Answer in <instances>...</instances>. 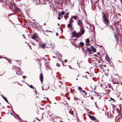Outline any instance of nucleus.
Masks as SVG:
<instances>
[{"instance_id": "ea45409f", "label": "nucleus", "mask_w": 122, "mask_h": 122, "mask_svg": "<svg viewBox=\"0 0 122 122\" xmlns=\"http://www.w3.org/2000/svg\"><path fill=\"white\" fill-rule=\"evenodd\" d=\"M110 99L113 101H115V100L112 97H110Z\"/></svg>"}, {"instance_id": "20e7f679", "label": "nucleus", "mask_w": 122, "mask_h": 122, "mask_svg": "<svg viewBox=\"0 0 122 122\" xmlns=\"http://www.w3.org/2000/svg\"><path fill=\"white\" fill-rule=\"evenodd\" d=\"M114 37L115 39L116 40V42L117 43H118L119 41V36L117 35L116 33H115L114 35Z\"/></svg>"}, {"instance_id": "603ef678", "label": "nucleus", "mask_w": 122, "mask_h": 122, "mask_svg": "<svg viewBox=\"0 0 122 122\" xmlns=\"http://www.w3.org/2000/svg\"><path fill=\"white\" fill-rule=\"evenodd\" d=\"M23 78H25L26 77V76H23Z\"/></svg>"}, {"instance_id": "7ed1b4c3", "label": "nucleus", "mask_w": 122, "mask_h": 122, "mask_svg": "<svg viewBox=\"0 0 122 122\" xmlns=\"http://www.w3.org/2000/svg\"><path fill=\"white\" fill-rule=\"evenodd\" d=\"M77 24L78 25H80L81 27V28H83L84 27V26L82 22L81 21V20L79 19L77 21Z\"/></svg>"}, {"instance_id": "79ce46f5", "label": "nucleus", "mask_w": 122, "mask_h": 122, "mask_svg": "<svg viewBox=\"0 0 122 122\" xmlns=\"http://www.w3.org/2000/svg\"><path fill=\"white\" fill-rule=\"evenodd\" d=\"M68 15H69L67 13L65 14V16H67Z\"/></svg>"}, {"instance_id": "2eb2a0df", "label": "nucleus", "mask_w": 122, "mask_h": 122, "mask_svg": "<svg viewBox=\"0 0 122 122\" xmlns=\"http://www.w3.org/2000/svg\"><path fill=\"white\" fill-rule=\"evenodd\" d=\"M99 93H97V92L96 93V96H99L100 97L99 98V99H100L101 97V96L100 95H99ZM94 96H96V95H94Z\"/></svg>"}, {"instance_id": "aec40b11", "label": "nucleus", "mask_w": 122, "mask_h": 122, "mask_svg": "<svg viewBox=\"0 0 122 122\" xmlns=\"http://www.w3.org/2000/svg\"><path fill=\"white\" fill-rule=\"evenodd\" d=\"M86 43H87L89 44V40L88 39H87L86 40Z\"/></svg>"}, {"instance_id": "9b49d317", "label": "nucleus", "mask_w": 122, "mask_h": 122, "mask_svg": "<svg viewBox=\"0 0 122 122\" xmlns=\"http://www.w3.org/2000/svg\"><path fill=\"white\" fill-rule=\"evenodd\" d=\"M31 88H32L33 89V91L34 92V91H35V93L36 94L37 92L36 91V90L35 88V87L34 88L33 86L31 85Z\"/></svg>"}, {"instance_id": "c756f323", "label": "nucleus", "mask_w": 122, "mask_h": 122, "mask_svg": "<svg viewBox=\"0 0 122 122\" xmlns=\"http://www.w3.org/2000/svg\"><path fill=\"white\" fill-rule=\"evenodd\" d=\"M106 15L105 13L103 14H102V17L105 16Z\"/></svg>"}, {"instance_id": "8fccbe9b", "label": "nucleus", "mask_w": 122, "mask_h": 122, "mask_svg": "<svg viewBox=\"0 0 122 122\" xmlns=\"http://www.w3.org/2000/svg\"><path fill=\"white\" fill-rule=\"evenodd\" d=\"M57 19H59V20H60L61 19V18H60V17H58L57 18Z\"/></svg>"}, {"instance_id": "f257e3e1", "label": "nucleus", "mask_w": 122, "mask_h": 122, "mask_svg": "<svg viewBox=\"0 0 122 122\" xmlns=\"http://www.w3.org/2000/svg\"><path fill=\"white\" fill-rule=\"evenodd\" d=\"M72 36H71V37H75L76 38H80L81 35L80 33V32H79L77 33H76V32L75 31H74L72 33Z\"/></svg>"}, {"instance_id": "bf43d9fd", "label": "nucleus", "mask_w": 122, "mask_h": 122, "mask_svg": "<svg viewBox=\"0 0 122 122\" xmlns=\"http://www.w3.org/2000/svg\"><path fill=\"white\" fill-rule=\"evenodd\" d=\"M85 77L87 79H88V78L87 77V76L86 75L85 76Z\"/></svg>"}, {"instance_id": "5701e85b", "label": "nucleus", "mask_w": 122, "mask_h": 122, "mask_svg": "<svg viewBox=\"0 0 122 122\" xmlns=\"http://www.w3.org/2000/svg\"><path fill=\"white\" fill-rule=\"evenodd\" d=\"M65 14L64 12L63 11H62L61 12V15H64Z\"/></svg>"}, {"instance_id": "f704fd0d", "label": "nucleus", "mask_w": 122, "mask_h": 122, "mask_svg": "<svg viewBox=\"0 0 122 122\" xmlns=\"http://www.w3.org/2000/svg\"><path fill=\"white\" fill-rule=\"evenodd\" d=\"M7 60L9 62H10V63L11 60L10 59H7Z\"/></svg>"}, {"instance_id": "2f4dec72", "label": "nucleus", "mask_w": 122, "mask_h": 122, "mask_svg": "<svg viewBox=\"0 0 122 122\" xmlns=\"http://www.w3.org/2000/svg\"><path fill=\"white\" fill-rule=\"evenodd\" d=\"M57 53H58L59 54V55L61 56V57H60V58L62 57V56L61 54L59 52H58Z\"/></svg>"}, {"instance_id": "f03ea898", "label": "nucleus", "mask_w": 122, "mask_h": 122, "mask_svg": "<svg viewBox=\"0 0 122 122\" xmlns=\"http://www.w3.org/2000/svg\"><path fill=\"white\" fill-rule=\"evenodd\" d=\"M103 20H104V22L106 25H108L109 23L108 21V19L107 16V15L102 17Z\"/></svg>"}, {"instance_id": "6e6552de", "label": "nucleus", "mask_w": 122, "mask_h": 122, "mask_svg": "<svg viewBox=\"0 0 122 122\" xmlns=\"http://www.w3.org/2000/svg\"><path fill=\"white\" fill-rule=\"evenodd\" d=\"M39 78L41 82H42L43 81V74L42 73H41L40 74V75Z\"/></svg>"}, {"instance_id": "5fc2aeb1", "label": "nucleus", "mask_w": 122, "mask_h": 122, "mask_svg": "<svg viewBox=\"0 0 122 122\" xmlns=\"http://www.w3.org/2000/svg\"><path fill=\"white\" fill-rule=\"evenodd\" d=\"M3 57L1 56H0V59L2 58Z\"/></svg>"}, {"instance_id": "a878e982", "label": "nucleus", "mask_w": 122, "mask_h": 122, "mask_svg": "<svg viewBox=\"0 0 122 122\" xmlns=\"http://www.w3.org/2000/svg\"><path fill=\"white\" fill-rule=\"evenodd\" d=\"M56 65L57 66L59 67L60 66V65L59 63H57L56 64Z\"/></svg>"}, {"instance_id": "4468645a", "label": "nucleus", "mask_w": 122, "mask_h": 122, "mask_svg": "<svg viewBox=\"0 0 122 122\" xmlns=\"http://www.w3.org/2000/svg\"><path fill=\"white\" fill-rule=\"evenodd\" d=\"M105 59L106 60H109L110 59V58H109V57L108 56L107 54H106V57H105Z\"/></svg>"}, {"instance_id": "412c9836", "label": "nucleus", "mask_w": 122, "mask_h": 122, "mask_svg": "<svg viewBox=\"0 0 122 122\" xmlns=\"http://www.w3.org/2000/svg\"><path fill=\"white\" fill-rule=\"evenodd\" d=\"M3 98L4 99V100L7 102L8 103V101H7V98L3 96Z\"/></svg>"}, {"instance_id": "4be33fe9", "label": "nucleus", "mask_w": 122, "mask_h": 122, "mask_svg": "<svg viewBox=\"0 0 122 122\" xmlns=\"http://www.w3.org/2000/svg\"><path fill=\"white\" fill-rule=\"evenodd\" d=\"M58 15L60 17H61L62 18H63V16L61 15L60 14V13L59 12H58Z\"/></svg>"}, {"instance_id": "e433bc0d", "label": "nucleus", "mask_w": 122, "mask_h": 122, "mask_svg": "<svg viewBox=\"0 0 122 122\" xmlns=\"http://www.w3.org/2000/svg\"><path fill=\"white\" fill-rule=\"evenodd\" d=\"M67 60L66 59L64 60V61H61L62 62H67Z\"/></svg>"}, {"instance_id": "a18cd8bd", "label": "nucleus", "mask_w": 122, "mask_h": 122, "mask_svg": "<svg viewBox=\"0 0 122 122\" xmlns=\"http://www.w3.org/2000/svg\"><path fill=\"white\" fill-rule=\"evenodd\" d=\"M95 57H97V56L96 55H93Z\"/></svg>"}, {"instance_id": "9d476101", "label": "nucleus", "mask_w": 122, "mask_h": 122, "mask_svg": "<svg viewBox=\"0 0 122 122\" xmlns=\"http://www.w3.org/2000/svg\"><path fill=\"white\" fill-rule=\"evenodd\" d=\"M32 38L33 39H35L37 38V36L34 33L33 36H32Z\"/></svg>"}, {"instance_id": "09e8293b", "label": "nucleus", "mask_w": 122, "mask_h": 122, "mask_svg": "<svg viewBox=\"0 0 122 122\" xmlns=\"http://www.w3.org/2000/svg\"><path fill=\"white\" fill-rule=\"evenodd\" d=\"M96 53H97V55H99L100 54V53L99 52H97Z\"/></svg>"}, {"instance_id": "338daca9", "label": "nucleus", "mask_w": 122, "mask_h": 122, "mask_svg": "<svg viewBox=\"0 0 122 122\" xmlns=\"http://www.w3.org/2000/svg\"><path fill=\"white\" fill-rule=\"evenodd\" d=\"M94 92L95 94H96L97 92H96L95 91H94Z\"/></svg>"}, {"instance_id": "3c124183", "label": "nucleus", "mask_w": 122, "mask_h": 122, "mask_svg": "<svg viewBox=\"0 0 122 122\" xmlns=\"http://www.w3.org/2000/svg\"><path fill=\"white\" fill-rule=\"evenodd\" d=\"M40 109H42V110H44V109L43 108H40Z\"/></svg>"}, {"instance_id": "37998d69", "label": "nucleus", "mask_w": 122, "mask_h": 122, "mask_svg": "<svg viewBox=\"0 0 122 122\" xmlns=\"http://www.w3.org/2000/svg\"><path fill=\"white\" fill-rule=\"evenodd\" d=\"M69 67L70 69H72V68H71V65H69Z\"/></svg>"}, {"instance_id": "cd10ccee", "label": "nucleus", "mask_w": 122, "mask_h": 122, "mask_svg": "<svg viewBox=\"0 0 122 122\" xmlns=\"http://www.w3.org/2000/svg\"><path fill=\"white\" fill-rule=\"evenodd\" d=\"M88 51L89 52V53H88L89 54V55H91V52H92L91 50L89 51Z\"/></svg>"}, {"instance_id": "39448f33", "label": "nucleus", "mask_w": 122, "mask_h": 122, "mask_svg": "<svg viewBox=\"0 0 122 122\" xmlns=\"http://www.w3.org/2000/svg\"><path fill=\"white\" fill-rule=\"evenodd\" d=\"M32 24V28H36L37 27V23H35V22H33L31 21V25Z\"/></svg>"}, {"instance_id": "393cba45", "label": "nucleus", "mask_w": 122, "mask_h": 122, "mask_svg": "<svg viewBox=\"0 0 122 122\" xmlns=\"http://www.w3.org/2000/svg\"><path fill=\"white\" fill-rule=\"evenodd\" d=\"M91 48H90L88 47V48H87L86 49V51H89L91 50Z\"/></svg>"}, {"instance_id": "f8f14e48", "label": "nucleus", "mask_w": 122, "mask_h": 122, "mask_svg": "<svg viewBox=\"0 0 122 122\" xmlns=\"http://www.w3.org/2000/svg\"><path fill=\"white\" fill-rule=\"evenodd\" d=\"M33 2H34V3L36 5H38L39 3H37V1H36V0H31Z\"/></svg>"}, {"instance_id": "f3484780", "label": "nucleus", "mask_w": 122, "mask_h": 122, "mask_svg": "<svg viewBox=\"0 0 122 122\" xmlns=\"http://www.w3.org/2000/svg\"><path fill=\"white\" fill-rule=\"evenodd\" d=\"M72 26V25L70 23H69L67 25V26L68 28H69L71 27Z\"/></svg>"}, {"instance_id": "69168bd1", "label": "nucleus", "mask_w": 122, "mask_h": 122, "mask_svg": "<svg viewBox=\"0 0 122 122\" xmlns=\"http://www.w3.org/2000/svg\"><path fill=\"white\" fill-rule=\"evenodd\" d=\"M98 121H99V120H96L97 122H99Z\"/></svg>"}, {"instance_id": "4d7b16f0", "label": "nucleus", "mask_w": 122, "mask_h": 122, "mask_svg": "<svg viewBox=\"0 0 122 122\" xmlns=\"http://www.w3.org/2000/svg\"><path fill=\"white\" fill-rule=\"evenodd\" d=\"M86 21L87 23H88V21H86Z\"/></svg>"}, {"instance_id": "a211bd4d", "label": "nucleus", "mask_w": 122, "mask_h": 122, "mask_svg": "<svg viewBox=\"0 0 122 122\" xmlns=\"http://www.w3.org/2000/svg\"><path fill=\"white\" fill-rule=\"evenodd\" d=\"M77 18V16L76 15L73 16H72V19H74V20H76Z\"/></svg>"}, {"instance_id": "b1692460", "label": "nucleus", "mask_w": 122, "mask_h": 122, "mask_svg": "<svg viewBox=\"0 0 122 122\" xmlns=\"http://www.w3.org/2000/svg\"><path fill=\"white\" fill-rule=\"evenodd\" d=\"M106 61H107V62H108V63H109V64H111V61L110 59L109 60H108Z\"/></svg>"}, {"instance_id": "6e6d98bb", "label": "nucleus", "mask_w": 122, "mask_h": 122, "mask_svg": "<svg viewBox=\"0 0 122 122\" xmlns=\"http://www.w3.org/2000/svg\"><path fill=\"white\" fill-rule=\"evenodd\" d=\"M42 90H44L43 89V86H42Z\"/></svg>"}, {"instance_id": "72a5a7b5", "label": "nucleus", "mask_w": 122, "mask_h": 122, "mask_svg": "<svg viewBox=\"0 0 122 122\" xmlns=\"http://www.w3.org/2000/svg\"><path fill=\"white\" fill-rule=\"evenodd\" d=\"M73 20H72L71 19V20H69V22L72 23L73 22Z\"/></svg>"}, {"instance_id": "473e14b6", "label": "nucleus", "mask_w": 122, "mask_h": 122, "mask_svg": "<svg viewBox=\"0 0 122 122\" xmlns=\"http://www.w3.org/2000/svg\"><path fill=\"white\" fill-rule=\"evenodd\" d=\"M115 110H117V112H118V113L119 114V109H118L117 108Z\"/></svg>"}, {"instance_id": "dca6fc26", "label": "nucleus", "mask_w": 122, "mask_h": 122, "mask_svg": "<svg viewBox=\"0 0 122 122\" xmlns=\"http://www.w3.org/2000/svg\"><path fill=\"white\" fill-rule=\"evenodd\" d=\"M79 44L81 47H82L84 45V44L83 42H80Z\"/></svg>"}, {"instance_id": "052dcab7", "label": "nucleus", "mask_w": 122, "mask_h": 122, "mask_svg": "<svg viewBox=\"0 0 122 122\" xmlns=\"http://www.w3.org/2000/svg\"><path fill=\"white\" fill-rule=\"evenodd\" d=\"M52 57L53 58H56V57H55V56H52Z\"/></svg>"}, {"instance_id": "58836bf2", "label": "nucleus", "mask_w": 122, "mask_h": 122, "mask_svg": "<svg viewBox=\"0 0 122 122\" xmlns=\"http://www.w3.org/2000/svg\"><path fill=\"white\" fill-rule=\"evenodd\" d=\"M103 10V11H102L101 12L102 13V14H103L105 13L104 12V10Z\"/></svg>"}, {"instance_id": "13d9d810", "label": "nucleus", "mask_w": 122, "mask_h": 122, "mask_svg": "<svg viewBox=\"0 0 122 122\" xmlns=\"http://www.w3.org/2000/svg\"><path fill=\"white\" fill-rule=\"evenodd\" d=\"M64 18H65V20H66V18L65 17V15H64Z\"/></svg>"}, {"instance_id": "4c0bfd02", "label": "nucleus", "mask_w": 122, "mask_h": 122, "mask_svg": "<svg viewBox=\"0 0 122 122\" xmlns=\"http://www.w3.org/2000/svg\"><path fill=\"white\" fill-rule=\"evenodd\" d=\"M60 29L61 31H62L63 30V29L62 28V27H60Z\"/></svg>"}, {"instance_id": "49530a36", "label": "nucleus", "mask_w": 122, "mask_h": 122, "mask_svg": "<svg viewBox=\"0 0 122 122\" xmlns=\"http://www.w3.org/2000/svg\"><path fill=\"white\" fill-rule=\"evenodd\" d=\"M56 36H59V34L57 33H56Z\"/></svg>"}, {"instance_id": "bb28decb", "label": "nucleus", "mask_w": 122, "mask_h": 122, "mask_svg": "<svg viewBox=\"0 0 122 122\" xmlns=\"http://www.w3.org/2000/svg\"><path fill=\"white\" fill-rule=\"evenodd\" d=\"M111 66L113 67H114V66L112 63L111 61V64H110Z\"/></svg>"}, {"instance_id": "de8ad7c7", "label": "nucleus", "mask_w": 122, "mask_h": 122, "mask_svg": "<svg viewBox=\"0 0 122 122\" xmlns=\"http://www.w3.org/2000/svg\"><path fill=\"white\" fill-rule=\"evenodd\" d=\"M86 46H87V45H90V44L89 43V44L88 43H86Z\"/></svg>"}, {"instance_id": "7c9ffc66", "label": "nucleus", "mask_w": 122, "mask_h": 122, "mask_svg": "<svg viewBox=\"0 0 122 122\" xmlns=\"http://www.w3.org/2000/svg\"><path fill=\"white\" fill-rule=\"evenodd\" d=\"M82 92L84 93H85L86 95L87 94L86 92H85V91L84 90H83L82 91Z\"/></svg>"}, {"instance_id": "1a4fd4ad", "label": "nucleus", "mask_w": 122, "mask_h": 122, "mask_svg": "<svg viewBox=\"0 0 122 122\" xmlns=\"http://www.w3.org/2000/svg\"><path fill=\"white\" fill-rule=\"evenodd\" d=\"M90 47L91 48V50H92V51L93 52H96V49L93 46H91Z\"/></svg>"}, {"instance_id": "ddd939ff", "label": "nucleus", "mask_w": 122, "mask_h": 122, "mask_svg": "<svg viewBox=\"0 0 122 122\" xmlns=\"http://www.w3.org/2000/svg\"><path fill=\"white\" fill-rule=\"evenodd\" d=\"M41 47L42 48H46L45 44L43 43L41 44Z\"/></svg>"}, {"instance_id": "c03bdc74", "label": "nucleus", "mask_w": 122, "mask_h": 122, "mask_svg": "<svg viewBox=\"0 0 122 122\" xmlns=\"http://www.w3.org/2000/svg\"><path fill=\"white\" fill-rule=\"evenodd\" d=\"M47 31H48V32H53L52 31H49V30H47Z\"/></svg>"}, {"instance_id": "864d4df0", "label": "nucleus", "mask_w": 122, "mask_h": 122, "mask_svg": "<svg viewBox=\"0 0 122 122\" xmlns=\"http://www.w3.org/2000/svg\"><path fill=\"white\" fill-rule=\"evenodd\" d=\"M87 73V74H89V72H88V71H87V72H85V73Z\"/></svg>"}, {"instance_id": "423d86ee", "label": "nucleus", "mask_w": 122, "mask_h": 122, "mask_svg": "<svg viewBox=\"0 0 122 122\" xmlns=\"http://www.w3.org/2000/svg\"><path fill=\"white\" fill-rule=\"evenodd\" d=\"M88 116L89 118L91 119V120H97V119L95 117L93 116L90 115H88Z\"/></svg>"}, {"instance_id": "6ab92c4d", "label": "nucleus", "mask_w": 122, "mask_h": 122, "mask_svg": "<svg viewBox=\"0 0 122 122\" xmlns=\"http://www.w3.org/2000/svg\"><path fill=\"white\" fill-rule=\"evenodd\" d=\"M17 71L16 72V73L17 74V73H18V72H21V70L20 69V68H18L17 69Z\"/></svg>"}, {"instance_id": "e2e57ef3", "label": "nucleus", "mask_w": 122, "mask_h": 122, "mask_svg": "<svg viewBox=\"0 0 122 122\" xmlns=\"http://www.w3.org/2000/svg\"><path fill=\"white\" fill-rule=\"evenodd\" d=\"M51 45H54V44H51Z\"/></svg>"}, {"instance_id": "c9c22d12", "label": "nucleus", "mask_w": 122, "mask_h": 122, "mask_svg": "<svg viewBox=\"0 0 122 122\" xmlns=\"http://www.w3.org/2000/svg\"><path fill=\"white\" fill-rule=\"evenodd\" d=\"M73 97H74V99L75 100H76V99H78V98H76V97H75V96H73Z\"/></svg>"}, {"instance_id": "0e129e2a", "label": "nucleus", "mask_w": 122, "mask_h": 122, "mask_svg": "<svg viewBox=\"0 0 122 122\" xmlns=\"http://www.w3.org/2000/svg\"><path fill=\"white\" fill-rule=\"evenodd\" d=\"M63 122V121H60V122Z\"/></svg>"}, {"instance_id": "c85d7f7f", "label": "nucleus", "mask_w": 122, "mask_h": 122, "mask_svg": "<svg viewBox=\"0 0 122 122\" xmlns=\"http://www.w3.org/2000/svg\"><path fill=\"white\" fill-rule=\"evenodd\" d=\"M78 90L79 91H81L82 90V89L81 88V87L80 86L78 87Z\"/></svg>"}, {"instance_id": "774afa93", "label": "nucleus", "mask_w": 122, "mask_h": 122, "mask_svg": "<svg viewBox=\"0 0 122 122\" xmlns=\"http://www.w3.org/2000/svg\"><path fill=\"white\" fill-rule=\"evenodd\" d=\"M98 62H99V63H100V61H99V60H98Z\"/></svg>"}, {"instance_id": "a19ab883", "label": "nucleus", "mask_w": 122, "mask_h": 122, "mask_svg": "<svg viewBox=\"0 0 122 122\" xmlns=\"http://www.w3.org/2000/svg\"><path fill=\"white\" fill-rule=\"evenodd\" d=\"M122 104H119V106L120 107V109L121 107V105Z\"/></svg>"}, {"instance_id": "680f3d73", "label": "nucleus", "mask_w": 122, "mask_h": 122, "mask_svg": "<svg viewBox=\"0 0 122 122\" xmlns=\"http://www.w3.org/2000/svg\"><path fill=\"white\" fill-rule=\"evenodd\" d=\"M118 14L119 15L121 16V14L120 13H118Z\"/></svg>"}, {"instance_id": "0eeeda50", "label": "nucleus", "mask_w": 122, "mask_h": 122, "mask_svg": "<svg viewBox=\"0 0 122 122\" xmlns=\"http://www.w3.org/2000/svg\"><path fill=\"white\" fill-rule=\"evenodd\" d=\"M80 32L81 33V35H83L85 32V29L83 28H81V27L80 28Z\"/></svg>"}]
</instances>
